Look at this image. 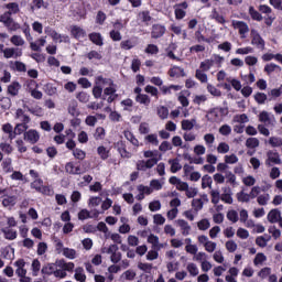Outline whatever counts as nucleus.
<instances>
[{
  "label": "nucleus",
  "mask_w": 282,
  "mask_h": 282,
  "mask_svg": "<svg viewBox=\"0 0 282 282\" xmlns=\"http://www.w3.org/2000/svg\"><path fill=\"white\" fill-rule=\"evenodd\" d=\"M76 264L74 262H67L63 259L56 260L55 263H48L42 268V274L54 275L55 279L67 278V272H74Z\"/></svg>",
  "instance_id": "obj_1"
},
{
  "label": "nucleus",
  "mask_w": 282,
  "mask_h": 282,
  "mask_svg": "<svg viewBox=\"0 0 282 282\" xmlns=\"http://www.w3.org/2000/svg\"><path fill=\"white\" fill-rule=\"evenodd\" d=\"M143 158L148 160H141L137 162L138 171H148V169H153L160 160H162V154L158 150H148L143 152Z\"/></svg>",
  "instance_id": "obj_2"
},
{
  "label": "nucleus",
  "mask_w": 282,
  "mask_h": 282,
  "mask_svg": "<svg viewBox=\"0 0 282 282\" xmlns=\"http://www.w3.org/2000/svg\"><path fill=\"white\" fill-rule=\"evenodd\" d=\"M0 199L3 208H7L8 210H12L17 206V202H19V197L8 188H0Z\"/></svg>",
  "instance_id": "obj_3"
},
{
  "label": "nucleus",
  "mask_w": 282,
  "mask_h": 282,
  "mask_svg": "<svg viewBox=\"0 0 282 282\" xmlns=\"http://www.w3.org/2000/svg\"><path fill=\"white\" fill-rule=\"evenodd\" d=\"M2 131L7 133L9 140L12 141L17 135H21L23 131H28V123H18L15 128L12 127L11 123H4L2 124Z\"/></svg>",
  "instance_id": "obj_4"
},
{
  "label": "nucleus",
  "mask_w": 282,
  "mask_h": 282,
  "mask_svg": "<svg viewBox=\"0 0 282 282\" xmlns=\"http://www.w3.org/2000/svg\"><path fill=\"white\" fill-rule=\"evenodd\" d=\"M100 83L102 84L104 95L109 96L108 102H111L112 100H115L117 86L113 83V79L101 77V79L99 80V85Z\"/></svg>",
  "instance_id": "obj_5"
},
{
  "label": "nucleus",
  "mask_w": 282,
  "mask_h": 282,
  "mask_svg": "<svg viewBox=\"0 0 282 282\" xmlns=\"http://www.w3.org/2000/svg\"><path fill=\"white\" fill-rule=\"evenodd\" d=\"M224 63V56L214 54L210 58L200 62L199 69L203 72H209L213 67H221Z\"/></svg>",
  "instance_id": "obj_6"
},
{
  "label": "nucleus",
  "mask_w": 282,
  "mask_h": 282,
  "mask_svg": "<svg viewBox=\"0 0 282 282\" xmlns=\"http://www.w3.org/2000/svg\"><path fill=\"white\" fill-rule=\"evenodd\" d=\"M261 193L260 186H253L250 191V193L246 192H239L237 194L238 202L248 203L250 199H256V197Z\"/></svg>",
  "instance_id": "obj_7"
},
{
  "label": "nucleus",
  "mask_w": 282,
  "mask_h": 282,
  "mask_svg": "<svg viewBox=\"0 0 282 282\" xmlns=\"http://www.w3.org/2000/svg\"><path fill=\"white\" fill-rule=\"evenodd\" d=\"M231 25L234 30H237L240 37L246 39L248 32H250V26H248V23L239 20H232Z\"/></svg>",
  "instance_id": "obj_8"
},
{
  "label": "nucleus",
  "mask_w": 282,
  "mask_h": 282,
  "mask_svg": "<svg viewBox=\"0 0 282 282\" xmlns=\"http://www.w3.org/2000/svg\"><path fill=\"white\" fill-rule=\"evenodd\" d=\"M265 166H274L281 164V154L276 150H269L264 161Z\"/></svg>",
  "instance_id": "obj_9"
},
{
  "label": "nucleus",
  "mask_w": 282,
  "mask_h": 282,
  "mask_svg": "<svg viewBox=\"0 0 282 282\" xmlns=\"http://www.w3.org/2000/svg\"><path fill=\"white\" fill-rule=\"evenodd\" d=\"M209 122H221L224 120V108H214L206 115Z\"/></svg>",
  "instance_id": "obj_10"
},
{
  "label": "nucleus",
  "mask_w": 282,
  "mask_h": 282,
  "mask_svg": "<svg viewBox=\"0 0 282 282\" xmlns=\"http://www.w3.org/2000/svg\"><path fill=\"white\" fill-rule=\"evenodd\" d=\"M197 240L200 246H204L206 252L213 253L215 250H217V242L210 241L207 236H198Z\"/></svg>",
  "instance_id": "obj_11"
},
{
  "label": "nucleus",
  "mask_w": 282,
  "mask_h": 282,
  "mask_svg": "<svg viewBox=\"0 0 282 282\" xmlns=\"http://www.w3.org/2000/svg\"><path fill=\"white\" fill-rule=\"evenodd\" d=\"M46 34L51 36V39L54 41V43H69V36L65 34H59L58 32L52 30V29H46L45 30Z\"/></svg>",
  "instance_id": "obj_12"
},
{
  "label": "nucleus",
  "mask_w": 282,
  "mask_h": 282,
  "mask_svg": "<svg viewBox=\"0 0 282 282\" xmlns=\"http://www.w3.org/2000/svg\"><path fill=\"white\" fill-rule=\"evenodd\" d=\"M251 45H254L258 50H265V41L257 30H251Z\"/></svg>",
  "instance_id": "obj_13"
},
{
  "label": "nucleus",
  "mask_w": 282,
  "mask_h": 282,
  "mask_svg": "<svg viewBox=\"0 0 282 282\" xmlns=\"http://www.w3.org/2000/svg\"><path fill=\"white\" fill-rule=\"evenodd\" d=\"M65 171L69 175H83V173H85V170L80 167V163H76V162L66 163Z\"/></svg>",
  "instance_id": "obj_14"
},
{
  "label": "nucleus",
  "mask_w": 282,
  "mask_h": 282,
  "mask_svg": "<svg viewBox=\"0 0 282 282\" xmlns=\"http://www.w3.org/2000/svg\"><path fill=\"white\" fill-rule=\"evenodd\" d=\"M259 120L267 127H274V124H276V119L274 118V115H271L268 111L260 112Z\"/></svg>",
  "instance_id": "obj_15"
},
{
  "label": "nucleus",
  "mask_w": 282,
  "mask_h": 282,
  "mask_svg": "<svg viewBox=\"0 0 282 282\" xmlns=\"http://www.w3.org/2000/svg\"><path fill=\"white\" fill-rule=\"evenodd\" d=\"M100 216V212L98 209H93V210H87V209H82L78 213V219L80 221H85V219H97V217Z\"/></svg>",
  "instance_id": "obj_16"
},
{
  "label": "nucleus",
  "mask_w": 282,
  "mask_h": 282,
  "mask_svg": "<svg viewBox=\"0 0 282 282\" xmlns=\"http://www.w3.org/2000/svg\"><path fill=\"white\" fill-rule=\"evenodd\" d=\"M23 56V50L19 47L4 48V58H21Z\"/></svg>",
  "instance_id": "obj_17"
},
{
  "label": "nucleus",
  "mask_w": 282,
  "mask_h": 282,
  "mask_svg": "<svg viewBox=\"0 0 282 282\" xmlns=\"http://www.w3.org/2000/svg\"><path fill=\"white\" fill-rule=\"evenodd\" d=\"M24 140L26 142H30V144H36V142L41 140V134L39 133V131L31 129L24 132Z\"/></svg>",
  "instance_id": "obj_18"
},
{
  "label": "nucleus",
  "mask_w": 282,
  "mask_h": 282,
  "mask_svg": "<svg viewBox=\"0 0 282 282\" xmlns=\"http://www.w3.org/2000/svg\"><path fill=\"white\" fill-rule=\"evenodd\" d=\"M15 274L20 276V279H25V275L28 274V270H25V260L19 259L14 262Z\"/></svg>",
  "instance_id": "obj_19"
},
{
  "label": "nucleus",
  "mask_w": 282,
  "mask_h": 282,
  "mask_svg": "<svg viewBox=\"0 0 282 282\" xmlns=\"http://www.w3.org/2000/svg\"><path fill=\"white\" fill-rule=\"evenodd\" d=\"M186 8H188V3H186V2L176 4L174 7L175 19H177L178 21H181V19H184V17H186V11H185Z\"/></svg>",
  "instance_id": "obj_20"
},
{
  "label": "nucleus",
  "mask_w": 282,
  "mask_h": 282,
  "mask_svg": "<svg viewBox=\"0 0 282 282\" xmlns=\"http://www.w3.org/2000/svg\"><path fill=\"white\" fill-rule=\"evenodd\" d=\"M147 241L151 243L153 250H162L164 248V243H160V237L156 235L150 234Z\"/></svg>",
  "instance_id": "obj_21"
},
{
  "label": "nucleus",
  "mask_w": 282,
  "mask_h": 282,
  "mask_svg": "<svg viewBox=\"0 0 282 282\" xmlns=\"http://www.w3.org/2000/svg\"><path fill=\"white\" fill-rule=\"evenodd\" d=\"M100 80H102V76H97L95 78V86L93 88V95L95 96V98H100L102 96V83H100Z\"/></svg>",
  "instance_id": "obj_22"
},
{
  "label": "nucleus",
  "mask_w": 282,
  "mask_h": 282,
  "mask_svg": "<svg viewBox=\"0 0 282 282\" xmlns=\"http://www.w3.org/2000/svg\"><path fill=\"white\" fill-rule=\"evenodd\" d=\"M137 191L139 193L137 195V199L139 202H142V199H144V195H151L153 193V188H151L150 186H145V185H138Z\"/></svg>",
  "instance_id": "obj_23"
},
{
  "label": "nucleus",
  "mask_w": 282,
  "mask_h": 282,
  "mask_svg": "<svg viewBox=\"0 0 282 282\" xmlns=\"http://www.w3.org/2000/svg\"><path fill=\"white\" fill-rule=\"evenodd\" d=\"M166 33V28L162 24H154L152 26V39H160Z\"/></svg>",
  "instance_id": "obj_24"
},
{
  "label": "nucleus",
  "mask_w": 282,
  "mask_h": 282,
  "mask_svg": "<svg viewBox=\"0 0 282 282\" xmlns=\"http://www.w3.org/2000/svg\"><path fill=\"white\" fill-rule=\"evenodd\" d=\"M176 225L178 226V228H181L183 237H188V235H191V225H188V221L184 219H177Z\"/></svg>",
  "instance_id": "obj_25"
},
{
  "label": "nucleus",
  "mask_w": 282,
  "mask_h": 282,
  "mask_svg": "<svg viewBox=\"0 0 282 282\" xmlns=\"http://www.w3.org/2000/svg\"><path fill=\"white\" fill-rule=\"evenodd\" d=\"M70 34L72 36H74V39H85V36H87V32L78 26V25H73L70 26Z\"/></svg>",
  "instance_id": "obj_26"
},
{
  "label": "nucleus",
  "mask_w": 282,
  "mask_h": 282,
  "mask_svg": "<svg viewBox=\"0 0 282 282\" xmlns=\"http://www.w3.org/2000/svg\"><path fill=\"white\" fill-rule=\"evenodd\" d=\"M138 45V37H131L129 40H123L120 43L121 50H133Z\"/></svg>",
  "instance_id": "obj_27"
},
{
  "label": "nucleus",
  "mask_w": 282,
  "mask_h": 282,
  "mask_svg": "<svg viewBox=\"0 0 282 282\" xmlns=\"http://www.w3.org/2000/svg\"><path fill=\"white\" fill-rule=\"evenodd\" d=\"M88 39L89 41H91V43H94V45H98L99 47H102V45H105L102 34L100 33L93 32L88 35Z\"/></svg>",
  "instance_id": "obj_28"
},
{
  "label": "nucleus",
  "mask_w": 282,
  "mask_h": 282,
  "mask_svg": "<svg viewBox=\"0 0 282 282\" xmlns=\"http://www.w3.org/2000/svg\"><path fill=\"white\" fill-rule=\"evenodd\" d=\"M268 221L270 224H279V219H281V210L271 209L267 216Z\"/></svg>",
  "instance_id": "obj_29"
},
{
  "label": "nucleus",
  "mask_w": 282,
  "mask_h": 282,
  "mask_svg": "<svg viewBox=\"0 0 282 282\" xmlns=\"http://www.w3.org/2000/svg\"><path fill=\"white\" fill-rule=\"evenodd\" d=\"M1 232L4 239H8L9 241H14V239H17V236H18L17 230L10 227L2 228Z\"/></svg>",
  "instance_id": "obj_30"
},
{
  "label": "nucleus",
  "mask_w": 282,
  "mask_h": 282,
  "mask_svg": "<svg viewBox=\"0 0 282 282\" xmlns=\"http://www.w3.org/2000/svg\"><path fill=\"white\" fill-rule=\"evenodd\" d=\"M0 151L4 153L6 155H11L14 151V147H12V141H2L0 142Z\"/></svg>",
  "instance_id": "obj_31"
},
{
  "label": "nucleus",
  "mask_w": 282,
  "mask_h": 282,
  "mask_svg": "<svg viewBox=\"0 0 282 282\" xmlns=\"http://www.w3.org/2000/svg\"><path fill=\"white\" fill-rule=\"evenodd\" d=\"M169 76L171 78H180V76H186V73H184V68L178 66H172L169 70Z\"/></svg>",
  "instance_id": "obj_32"
},
{
  "label": "nucleus",
  "mask_w": 282,
  "mask_h": 282,
  "mask_svg": "<svg viewBox=\"0 0 282 282\" xmlns=\"http://www.w3.org/2000/svg\"><path fill=\"white\" fill-rule=\"evenodd\" d=\"M74 279L75 281H78V282L87 281V275L85 274V269H83V267H77L75 269Z\"/></svg>",
  "instance_id": "obj_33"
},
{
  "label": "nucleus",
  "mask_w": 282,
  "mask_h": 282,
  "mask_svg": "<svg viewBox=\"0 0 282 282\" xmlns=\"http://www.w3.org/2000/svg\"><path fill=\"white\" fill-rule=\"evenodd\" d=\"M68 113L74 118H78L80 116V110H78V102L76 100H72L68 105Z\"/></svg>",
  "instance_id": "obj_34"
},
{
  "label": "nucleus",
  "mask_w": 282,
  "mask_h": 282,
  "mask_svg": "<svg viewBox=\"0 0 282 282\" xmlns=\"http://www.w3.org/2000/svg\"><path fill=\"white\" fill-rule=\"evenodd\" d=\"M223 191L224 192L220 195L221 202H224L225 204H232V192L230 191V188L225 187Z\"/></svg>",
  "instance_id": "obj_35"
},
{
  "label": "nucleus",
  "mask_w": 282,
  "mask_h": 282,
  "mask_svg": "<svg viewBox=\"0 0 282 282\" xmlns=\"http://www.w3.org/2000/svg\"><path fill=\"white\" fill-rule=\"evenodd\" d=\"M62 254L66 259H69L70 261H74L78 257V252L75 249L72 248H64L62 249Z\"/></svg>",
  "instance_id": "obj_36"
},
{
  "label": "nucleus",
  "mask_w": 282,
  "mask_h": 282,
  "mask_svg": "<svg viewBox=\"0 0 282 282\" xmlns=\"http://www.w3.org/2000/svg\"><path fill=\"white\" fill-rule=\"evenodd\" d=\"M46 40L45 37H41L36 40L35 42H31V50L33 52H41V48L45 46Z\"/></svg>",
  "instance_id": "obj_37"
},
{
  "label": "nucleus",
  "mask_w": 282,
  "mask_h": 282,
  "mask_svg": "<svg viewBox=\"0 0 282 282\" xmlns=\"http://www.w3.org/2000/svg\"><path fill=\"white\" fill-rule=\"evenodd\" d=\"M15 118H17V120H20V122H22V124H29L30 123V117L28 115H25L23 109H18L15 111Z\"/></svg>",
  "instance_id": "obj_38"
},
{
  "label": "nucleus",
  "mask_w": 282,
  "mask_h": 282,
  "mask_svg": "<svg viewBox=\"0 0 282 282\" xmlns=\"http://www.w3.org/2000/svg\"><path fill=\"white\" fill-rule=\"evenodd\" d=\"M188 96H191V93L188 90H182L178 95V101L182 105V107H188Z\"/></svg>",
  "instance_id": "obj_39"
},
{
  "label": "nucleus",
  "mask_w": 282,
  "mask_h": 282,
  "mask_svg": "<svg viewBox=\"0 0 282 282\" xmlns=\"http://www.w3.org/2000/svg\"><path fill=\"white\" fill-rule=\"evenodd\" d=\"M20 89L21 84H19V82H13L8 86V94H10V96H19Z\"/></svg>",
  "instance_id": "obj_40"
},
{
  "label": "nucleus",
  "mask_w": 282,
  "mask_h": 282,
  "mask_svg": "<svg viewBox=\"0 0 282 282\" xmlns=\"http://www.w3.org/2000/svg\"><path fill=\"white\" fill-rule=\"evenodd\" d=\"M270 202V195L268 193H260L257 195V203L259 206H268Z\"/></svg>",
  "instance_id": "obj_41"
},
{
  "label": "nucleus",
  "mask_w": 282,
  "mask_h": 282,
  "mask_svg": "<svg viewBox=\"0 0 282 282\" xmlns=\"http://www.w3.org/2000/svg\"><path fill=\"white\" fill-rule=\"evenodd\" d=\"M270 239H272V237L268 234H264L263 236H260L256 239V243L260 248H265V246H268V241H270Z\"/></svg>",
  "instance_id": "obj_42"
},
{
  "label": "nucleus",
  "mask_w": 282,
  "mask_h": 282,
  "mask_svg": "<svg viewBox=\"0 0 282 282\" xmlns=\"http://www.w3.org/2000/svg\"><path fill=\"white\" fill-rule=\"evenodd\" d=\"M169 164L171 166V173H177V171H182V163H180V159H171L169 160Z\"/></svg>",
  "instance_id": "obj_43"
},
{
  "label": "nucleus",
  "mask_w": 282,
  "mask_h": 282,
  "mask_svg": "<svg viewBox=\"0 0 282 282\" xmlns=\"http://www.w3.org/2000/svg\"><path fill=\"white\" fill-rule=\"evenodd\" d=\"M182 129L183 131H192V129H194L195 124H197V120L195 119H192V120H188V119H185L182 121Z\"/></svg>",
  "instance_id": "obj_44"
},
{
  "label": "nucleus",
  "mask_w": 282,
  "mask_h": 282,
  "mask_svg": "<svg viewBox=\"0 0 282 282\" xmlns=\"http://www.w3.org/2000/svg\"><path fill=\"white\" fill-rule=\"evenodd\" d=\"M137 102H139V105H144L145 107H149V105H151V98L149 97V95H144V94H139L135 97Z\"/></svg>",
  "instance_id": "obj_45"
},
{
  "label": "nucleus",
  "mask_w": 282,
  "mask_h": 282,
  "mask_svg": "<svg viewBox=\"0 0 282 282\" xmlns=\"http://www.w3.org/2000/svg\"><path fill=\"white\" fill-rule=\"evenodd\" d=\"M1 166H2V171H4V173H12V171H14V169L12 167V159L11 158L4 159L1 163Z\"/></svg>",
  "instance_id": "obj_46"
},
{
  "label": "nucleus",
  "mask_w": 282,
  "mask_h": 282,
  "mask_svg": "<svg viewBox=\"0 0 282 282\" xmlns=\"http://www.w3.org/2000/svg\"><path fill=\"white\" fill-rule=\"evenodd\" d=\"M124 138L128 140V142H131L133 147H140V141L135 139V135L129 130H124L123 132Z\"/></svg>",
  "instance_id": "obj_47"
},
{
  "label": "nucleus",
  "mask_w": 282,
  "mask_h": 282,
  "mask_svg": "<svg viewBox=\"0 0 282 282\" xmlns=\"http://www.w3.org/2000/svg\"><path fill=\"white\" fill-rule=\"evenodd\" d=\"M268 143L272 149H279L282 147V138L281 137H270Z\"/></svg>",
  "instance_id": "obj_48"
},
{
  "label": "nucleus",
  "mask_w": 282,
  "mask_h": 282,
  "mask_svg": "<svg viewBox=\"0 0 282 282\" xmlns=\"http://www.w3.org/2000/svg\"><path fill=\"white\" fill-rule=\"evenodd\" d=\"M195 78H197L199 83H208V75L206 70H202V68L196 69Z\"/></svg>",
  "instance_id": "obj_49"
},
{
  "label": "nucleus",
  "mask_w": 282,
  "mask_h": 282,
  "mask_svg": "<svg viewBox=\"0 0 282 282\" xmlns=\"http://www.w3.org/2000/svg\"><path fill=\"white\" fill-rule=\"evenodd\" d=\"M138 21H141V23H145V25H149V22L151 21V14L149 13V11L139 12Z\"/></svg>",
  "instance_id": "obj_50"
},
{
  "label": "nucleus",
  "mask_w": 282,
  "mask_h": 282,
  "mask_svg": "<svg viewBox=\"0 0 282 282\" xmlns=\"http://www.w3.org/2000/svg\"><path fill=\"white\" fill-rule=\"evenodd\" d=\"M186 270L191 276H197L199 274V268L193 262L187 263Z\"/></svg>",
  "instance_id": "obj_51"
},
{
  "label": "nucleus",
  "mask_w": 282,
  "mask_h": 282,
  "mask_svg": "<svg viewBox=\"0 0 282 282\" xmlns=\"http://www.w3.org/2000/svg\"><path fill=\"white\" fill-rule=\"evenodd\" d=\"M117 149L121 158H131V152H128L122 141L117 142Z\"/></svg>",
  "instance_id": "obj_52"
},
{
  "label": "nucleus",
  "mask_w": 282,
  "mask_h": 282,
  "mask_svg": "<svg viewBox=\"0 0 282 282\" xmlns=\"http://www.w3.org/2000/svg\"><path fill=\"white\" fill-rule=\"evenodd\" d=\"M203 140L207 147V149H213V144H215V134L213 133H206L203 137Z\"/></svg>",
  "instance_id": "obj_53"
},
{
  "label": "nucleus",
  "mask_w": 282,
  "mask_h": 282,
  "mask_svg": "<svg viewBox=\"0 0 282 282\" xmlns=\"http://www.w3.org/2000/svg\"><path fill=\"white\" fill-rule=\"evenodd\" d=\"M7 10V13H10L11 15L12 14H19L20 12V9H19V3L17 2H10L6 6Z\"/></svg>",
  "instance_id": "obj_54"
},
{
  "label": "nucleus",
  "mask_w": 282,
  "mask_h": 282,
  "mask_svg": "<svg viewBox=\"0 0 282 282\" xmlns=\"http://www.w3.org/2000/svg\"><path fill=\"white\" fill-rule=\"evenodd\" d=\"M10 42L12 45H15V47H22V45H25V40H23L21 35L11 36Z\"/></svg>",
  "instance_id": "obj_55"
},
{
  "label": "nucleus",
  "mask_w": 282,
  "mask_h": 282,
  "mask_svg": "<svg viewBox=\"0 0 282 282\" xmlns=\"http://www.w3.org/2000/svg\"><path fill=\"white\" fill-rule=\"evenodd\" d=\"M224 162L226 164H237V162H239V156H237V154H226L224 156Z\"/></svg>",
  "instance_id": "obj_56"
},
{
  "label": "nucleus",
  "mask_w": 282,
  "mask_h": 282,
  "mask_svg": "<svg viewBox=\"0 0 282 282\" xmlns=\"http://www.w3.org/2000/svg\"><path fill=\"white\" fill-rule=\"evenodd\" d=\"M207 91L208 94H210V96H214L215 98H219L221 96V90L213 86V84L207 85Z\"/></svg>",
  "instance_id": "obj_57"
},
{
  "label": "nucleus",
  "mask_w": 282,
  "mask_h": 282,
  "mask_svg": "<svg viewBox=\"0 0 282 282\" xmlns=\"http://www.w3.org/2000/svg\"><path fill=\"white\" fill-rule=\"evenodd\" d=\"M268 261V257H265L263 253H257L256 258L253 260V265H263Z\"/></svg>",
  "instance_id": "obj_58"
},
{
  "label": "nucleus",
  "mask_w": 282,
  "mask_h": 282,
  "mask_svg": "<svg viewBox=\"0 0 282 282\" xmlns=\"http://www.w3.org/2000/svg\"><path fill=\"white\" fill-rule=\"evenodd\" d=\"M202 188H213V177L204 175L202 177Z\"/></svg>",
  "instance_id": "obj_59"
},
{
  "label": "nucleus",
  "mask_w": 282,
  "mask_h": 282,
  "mask_svg": "<svg viewBox=\"0 0 282 282\" xmlns=\"http://www.w3.org/2000/svg\"><path fill=\"white\" fill-rule=\"evenodd\" d=\"M70 10L73 12V14L76 17H83V14H85V11L83 10V6L75 3L70 7Z\"/></svg>",
  "instance_id": "obj_60"
},
{
  "label": "nucleus",
  "mask_w": 282,
  "mask_h": 282,
  "mask_svg": "<svg viewBox=\"0 0 282 282\" xmlns=\"http://www.w3.org/2000/svg\"><path fill=\"white\" fill-rule=\"evenodd\" d=\"M73 156L75 160H85V158H87V152L76 148L73 150Z\"/></svg>",
  "instance_id": "obj_61"
},
{
  "label": "nucleus",
  "mask_w": 282,
  "mask_h": 282,
  "mask_svg": "<svg viewBox=\"0 0 282 282\" xmlns=\"http://www.w3.org/2000/svg\"><path fill=\"white\" fill-rule=\"evenodd\" d=\"M230 151V145L226 142H220L217 147V153L226 155Z\"/></svg>",
  "instance_id": "obj_62"
},
{
  "label": "nucleus",
  "mask_w": 282,
  "mask_h": 282,
  "mask_svg": "<svg viewBox=\"0 0 282 282\" xmlns=\"http://www.w3.org/2000/svg\"><path fill=\"white\" fill-rule=\"evenodd\" d=\"M97 153L102 160H108L109 159V150L107 148L100 145L97 148Z\"/></svg>",
  "instance_id": "obj_63"
},
{
  "label": "nucleus",
  "mask_w": 282,
  "mask_h": 282,
  "mask_svg": "<svg viewBox=\"0 0 282 282\" xmlns=\"http://www.w3.org/2000/svg\"><path fill=\"white\" fill-rule=\"evenodd\" d=\"M197 228L198 230H208V228H210V220L207 218L199 220L197 223Z\"/></svg>",
  "instance_id": "obj_64"
}]
</instances>
